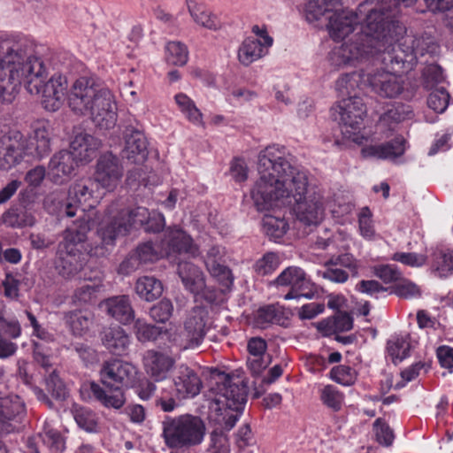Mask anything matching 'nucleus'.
<instances>
[{"label":"nucleus","mask_w":453,"mask_h":453,"mask_svg":"<svg viewBox=\"0 0 453 453\" xmlns=\"http://www.w3.org/2000/svg\"><path fill=\"white\" fill-rule=\"evenodd\" d=\"M38 63L41 65V73L39 77L40 84L38 92L31 93L32 95H41L42 104L45 110L49 111H57L59 110L65 96L67 97V79L62 74H54L47 81L48 69L44 61L36 51V46L34 44L32 64Z\"/></svg>","instance_id":"f8f14e48"},{"label":"nucleus","mask_w":453,"mask_h":453,"mask_svg":"<svg viewBox=\"0 0 453 453\" xmlns=\"http://www.w3.org/2000/svg\"><path fill=\"white\" fill-rule=\"evenodd\" d=\"M366 75H368V73L363 71L342 75L335 84L340 96L345 98L344 96L358 95L357 89L367 86Z\"/></svg>","instance_id":"58836bf2"},{"label":"nucleus","mask_w":453,"mask_h":453,"mask_svg":"<svg viewBox=\"0 0 453 453\" xmlns=\"http://www.w3.org/2000/svg\"><path fill=\"white\" fill-rule=\"evenodd\" d=\"M364 17V26L362 27V31L354 35L353 38L345 42L339 47H335L332 50L329 54V61L331 65L335 68H342L347 65H355L356 62L367 58L368 57L360 58L356 60H349L344 64L336 65L332 60L333 53L335 50L342 47L345 44L351 43L357 40V37L365 33V26H366V15L361 14L357 9V12H353L351 11H337L336 9L332 12L331 15L327 17L328 22L326 24V28L328 30L330 37L334 41H341L347 37L350 33H352L355 29V27L359 23V21Z\"/></svg>","instance_id":"ddd939ff"},{"label":"nucleus","mask_w":453,"mask_h":453,"mask_svg":"<svg viewBox=\"0 0 453 453\" xmlns=\"http://www.w3.org/2000/svg\"><path fill=\"white\" fill-rule=\"evenodd\" d=\"M450 96L443 87L436 88L427 97V106L436 113H443L449 106Z\"/></svg>","instance_id":"09e8293b"},{"label":"nucleus","mask_w":453,"mask_h":453,"mask_svg":"<svg viewBox=\"0 0 453 453\" xmlns=\"http://www.w3.org/2000/svg\"><path fill=\"white\" fill-rule=\"evenodd\" d=\"M187 4L188 12L196 24L213 31L220 28L221 25L219 18L203 3L196 0H188Z\"/></svg>","instance_id":"c9c22d12"},{"label":"nucleus","mask_w":453,"mask_h":453,"mask_svg":"<svg viewBox=\"0 0 453 453\" xmlns=\"http://www.w3.org/2000/svg\"><path fill=\"white\" fill-rule=\"evenodd\" d=\"M404 27L398 20H391L387 28L374 33L372 42L362 40L358 48L370 50L357 59L364 57H375L387 68L393 71L411 70L418 63L426 64L439 53L440 46L436 39L426 32L406 35L400 40L396 37ZM356 60V58L354 59Z\"/></svg>","instance_id":"f03ea898"},{"label":"nucleus","mask_w":453,"mask_h":453,"mask_svg":"<svg viewBox=\"0 0 453 453\" xmlns=\"http://www.w3.org/2000/svg\"><path fill=\"white\" fill-rule=\"evenodd\" d=\"M178 275L187 290L198 295L204 287V276L199 267L188 261L178 263Z\"/></svg>","instance_id":"72a5a7b5"},{"label":"nucleus","mask_w":453,"mask_h":453,"mask_svg":"<svg viewBox=\"0 0 453 453\" xmlns=\"http://www.w3.org/2000/svg\"><path fill=\"white\" fill-rule=\"evenodd\" d=\"M101 90L87 78H80L72 85L67 94V103L71 110L80 115H86L89 106L94 103V98Z\"/></svg>","instance_id":"412c9836"},{"label":"nucleus","mask_w":453,"mask_h":453,"mask_svg":"<svg viewBox=\"0 0 453 453\" xmlns=\"http://www.w3.org/2000/svg\"><path fill=\"white\" fill-rule=\"evenodd\" d=\"M135 292L141 299L152 302L162 295L163 286L155 277L143 276L136 280Z\"/></svg>","instance_id":"79ce46f5"},{"label":"nucleus","mask_w":453,"mask_h":453,"mask_svg":"<svg viewBox=\"0 0 453 453\" xmlns=\"http://www.w3.org/2000/svg\"><path fill=\"white\" fill-rule=\"evenodd\" d=\"M21 334V326L15 319L6 318L5 307L0 304V338H19Z\"/></svg>","instance_id":"8fccbe9b"},{"label":"nucleus","mask_w":453,"mask_h":453,"mask_svg":"<svg viewBox=\"0 0 453 453\" xmlns=\"http://www.w3.org/2000/svg\"><path fill=\"white\" fill-rule=\"evenodd\" d=\"M275 284L290 288L284 296L286 300L299 297L311 299L316 293L314 284L307 278L304 271L297 266H289L283 270L276 278Z\"/></svg>","instance_id":"2eb2a0df"},{"label":"nucleus","mask_w":453,"mask_h":453,"mask_svg":"<svg viewBox=\"0 0 453 453\" xmlns=\"http://www.w3.org/2000/svg\"><path fill=\"white\" fill-rule=\"evenodd\" d=\"M123 139L122 157L131 164L143 163L148 157V141L143 132L132 125L127 126Z\"/></svg>","instance_id":"5701e85b"},{"label":"nucleus","mask_w":453,"mask_h":453,"mask_svg":"<svg viewBox=\"0 0 453 453\" xmlns=\"http://www.w3.org/2000/svg\"><path fill=\"white\" fill-rule=\"evenodd\" d=\"M207 269L211 275L216 278L224 288L228 289L233 285L234 276L231 270L221 263L215 264L213 261L209 262Z\"/></svg>","instance_id":"052dcab7"},{"label":"nucleus","mask_w":453,"mask_h":453,"mask_svg":"<svg viewBox=\"0 0 453 453\" xmlns=\"http://www.w3.org/2000/svg\"><path fill=\"white\" fill-rule=\"evenodd\" d=\"M89 230L88 221L81 219L64 231L63 241L58 243V264L57 266L58 273L64 278H72L82 269V252L79 246L83 247L82 243L87 240ZM95 242L100 243V239L96 236V240L83 247L90 256L93 255L89 252V250L91 246H95Z\"/></svg>","instance_id":"423d86ee"},{"label":"nucleus","mask_w":453,"mask_h":453,"mask_svg":"<svg viewBox=\"0 0 453 453\" xmlns=\"http://www.w3.org/2000/svg\"><path fill=\"white\" fill-rule=\"evenodd\" d=\"M108 315L127 325L134 319V311L131 305L128 296H117L104 300L101 303Z\"/></svg>","instance_id":"2f4dec72"},{"label":"nucleus","mask_w":453,"mask_h":453,"mask_svg":"<svg viewBox=\"0 0 453 453\" xmlns=\"http://www.w3.org/2000/svg\"><path fill=\"white\" fill-rule=\"evenodd\" d=\"M89 107L88 114L96 127L109 130L115 127L118 119L117 105L113 95L108 88H101Z\"/></svg>","instance_id":"f3484780"},{"label":"nucleus","mask_w":453,"mask_h":453,"mask_svg":"<svg viewBox=\"0 0 453 453\" xmlns=\"http://www.w3.org/2000/svg\"><path fill=\"white\" fill-rule=\"evenodd\" d=\"M270 47L261 43L259 39L247 37L238 50V59L245 66L265 56Z\"/></svg>","instance_id":"4c0bfd02"},{"label":"nucleus","mask_w":453,"mask_h":453,"mask_svg":"<svg viewBox=\"0 0 453 453\" xmlns=\"http://www.w3.org/2000/svg\"><path fill=\"white\" fill-rule=\"evenodd\" d=\"M405 140L397 136L385 143L365 146L361 152L364 157H376L379 159H395L403 155L405 151Z\"/></svg>","instance_id":"473e14b6"},{"label":"nucleus","mask_w":453,"mask_h":453,"mask_svg":"<svg viewBox=\"0 0 453 453\" xmlns=\"http://www.w3.org/2000/svg\"><path fill=\"white\" fill-rule=\"evenodd\" d=\"M416 2L417 0H365L361 3L358 5V11L361 14L366 15L365 33L357 36L353 42L335 50L332 56L333 62L336 65L344 64L371 50V46H367L366 49L358 48L362 40L372 42L371 36L374 33H379L381 28H387L391 20H396L395 19L401 12V6L410 7Z\"/></svg>","instance_id":"20e7f679"},{"label":"nucleus","mask_w":453,"mask_h":453,"mask_svg":"<svg viewBox=\"0 0 453 453\" xmlns=\"http://www.w3.org/2000/svg\"><path fill=\"white\" fill-rule=\"evenodd\" d=\"M100 186L94 178H84L72 185L68 191V200L64 194L52 193L44 200V206L51 214L73 217L79 205L93 207L101 198Z\"/></svg>","instance_id":"1a4fd4ad"},{"label":"nucleus","mask_w":453,"mask_h":453,"mask_svg":"<svg viewBox=\"0 0 453 453\" xmlns=\"http://www.w3.org/2000/svg\"><path fill=\"white\" fill-rule=\"evenodd\" d=\"M387 349L393 362L397 364L408 357L410 344L403 338H395L388 342Z\"/></svg>","instance_id":"13d9d810"},{"label":"nucleus","mask_w":453,"mask_h":453,"mask_svg":"<svg viewBox=\"0 0 453 453\" xmlns=\"http://www.w3.org/2000/svg\"><path fill=\"white\" fill-rule=\"evenodd\" d=\"M280 257L275 252H266L253 265V269L258 275H267L274 272L280 265Z\"/></svg>","instance_id":"603ef678"},{"label":"nucleus","mask_w":453,"mask_h":453,"mask_svg":"<svg viewBox=\"0 0 453 453\" xmlns=\"http://www.w3.org/2000/svg\"><path fill=\"white\" fill-rule=\"evenodd\" d=\"M64 320L73 334L82 336L93 324V315L88 311H72L65 312Z\"/></svg>","instance_id":"a19ab883"},{"label":"nucleus","mask_w":453,"mask_h":453,"mask_svg":"<svg viewBox=\"0 0 453 453\" xmlns=\"http://www.w3.org/2000/svg\"><path fill=\"white\" fill-rule=\"evenodd\" d=\"M331 378L344 386L353 385L357 379V372L348 365H338L334 367L331 372Z\"/></svg>","instance_id":"0e129e2a"},{"label":"nucleus","mask_w":453,"mask_h":453,"mask_svg":"<svg viewBox=\"0 0 453 453\" xmlns=\"http://www.w3.org/2000/svg\"><path fill=\"white\" fill-rule=\"evenodd\" d=\"M173 305L168 299H163L154 304L150 310V318L158 323L166 322L173 314Z\"/></svg>","instance_id":"680f3d73"},{"label":"nucleus","mask_w":453,"mask_h":453,"mask_svg":"<svg viewBox=\"0 0 453 453\" xmlns=\"http://www.w3.org/2000/svg\"><path fill=\"white\" fill-rule=\"evenodd\" d=\"M20 273L13 271H5L4 279L2 280L4 296L16 300L19 296Z\"/></svg>","instance_id":"6e6d98bb"},{"label":"nucleus","mask_w":453,"mask_h":453,"mask_svg":"<svg viewBox=\"0 0 453 453\" xmlns=\"http://www.w3.org/2000/svg\"><path fill=\"white\" fill-rule=\"evenodd\" d=\"M78 161L69 150H60L53 155L49 162V173L57 184L69 178L78 165Z\"/></svg>","instance_id":"c756f323"},{"label":"nucleus","mask_w":453,"mask_h":453,"mask_svg":"<svg viewBox=\"0 0 453 453\" xmlns=\"http://www.w3.org/2000/svg\"><path fill=\"white\" fill-rule=\"evenodd\" d=\"M208 321L207 309L196 306L188 314L182 327L167 331V340L179 351L196 349L203 342L209 329Z\"/></svg>","instance_id":"9b49d317"},{"label":"nucleus","mask_w":453,"mask_h":453,"mask_svg":"<svg viewBox=\"0 0 453 453\" xmlns=\"http://www.w3.org/2000/svg\"><path fill=\"white\" fill-rule=\"evenodd\" d=\"M174 99L180 111L190 122L198 126H202L203 124V114L196 106L194 101L186 94L179 93L175 95Z\"/></svg>","instance_id":"c03bdc74"},{"label":"nucleus","mask_w":453,"mask_h":453,"mask_svg":"<svg viewBox=\"0 0 453 453\" xmlns=\"http://www.w3.org/2000/svg\"><path fill=\"white\" fill-rule=\"evenodd\" d=\"M334 110L339 113L340 123L352 129L359 127L366 113V108L363 99L356 94L342 98Z\"/></svg>","instance_id":"a878e982"},{"label":"nucleus","mask_w":453,"mask_h":453,"mask_svg":"<svg viewBox=\"0 0 453 453\" xmlns=\"http://www.w3.org/2000/svg\"><path fill=\"white\" fill-rule=\"evenodd\" d=\"M123 174L124 167L116 155L110 151L100 155L96 164L94 180L102 188L113 191L119 185Z\"/></svg>","instance_id":"6ab92c4d"},{"label":"nucleus","mask_w":453,"mask_h":453,"mask_svg":"<svg viewBox=\"0 0 453 453\" xmlns=\"http://www.w3.org/2000/svg\"><path fill=\"white\" fill-rule=\"evenodd\" d=\"M166 60L174 65H184L188 58V51L180 42H170L166 44Z\"/></svg>","instance_id":"de8ad7c7"},{"label":"nucleus","mask_w":453,"mask_h":453,"mask_svg":"<svg viewBox=\"0 0 453 453\" xmlns=\"http://www.w3.org/2000/svg\"><path fill=\"white\" fill-rule=\"evenodd\" d=\"M342 5L341 0H311L305 6V18L309 23H316L326 18Z\"/></svg>","instance_id":"ea45409f"},{"label":"nucleus","mask_w":453,"mask_h":453,"mask_svg":"<svg viewBox=\"0 0 453 453\" xmlns=\"http://www.w3.org/2000/svg\"><path fill=\"white\" fill-rule=\"evenodd\" d=\"M376 71L366 75L367 86L381 96L393 98L398 96L403 91V79L394 73L397 71ZM401 70L400 72H404Z\"/></svg>","instance_id":"4be33fe9"},{"label":"nucleus","mask_w":453,"mask_h":453,"mask_svg":"<svg viewBox=\"0 0 453 453\" xmlns=\"http://www.w3.org/2000/svg\"><path fill=\"white\" fill-rule=\"evenodd\" d=\"M89 107L88 114L96 127L109 130L115 127L118 119L117 105L113 95L108 88H101Z\"/></svg>","instance_id":"dca6fc26"},{"label":"nucleus","mask_w":453,"mask_h":453,"mask_svg":"<svg viewBox=\"0 0 453 453\" xmlns=\"http://www.w3.org/2000/svg\"><path fill=\"white\" fill-rule=\"evenodd\" d=\"M33 49L26 38H0V104L12 103L22 81L29 93L38 92L42 67L32 64Z\"/></svg>","instance_id":"7ed1b4c3"},{"label":"nucleus","mask_w":453,"mask_h":453,"mask_svg":"<svg viewBox=\"0 0 453 453\" xmlns=\"http://www.w3.org/2000/svg\"><path fill=\"white\" fill-rule=\"evenodd\" d=\"M176 395L180 398H189L197 395L203 387L198 374L187 365H178L173 377Z\"/></svg>","instance_id":"393cba45"},{"label":"nucleus","mask_w":453,"mask_h":453,"mask_svg":"<svg viewBox=\"0 0 453 453\" xmlns=\"http://www.w3.org/2000/svg\"><path fill=\"white\" fill-rule=\"evenodd\" d=\"M219 426L220 429L217 428L211 434V453H229L230 445L227 435L224 432L226 429L222 426Z\"/></svg>","instance_id":"e2e57ef3"},{"label":"nucleus","mask_w":453,"mask_h":453,"mask_svg":"<svg viewBox=\"0 0 453 453\" xmlns=\"http://www.w3.org/2000/svg\"><path fill=\"white\" fill-rule=\"evenodd\" d=\"M100 336L103 345L112 355L123 356L127 353L130 338L121 326L106 327L101 332Z\"/></svg>","instance_id":"7c9ffc66"},{"label":"nucleus","mask_w":453,"mask_h":453,"mask_svg":"<svg viewBox=\"0 0 453 453\" xmlns=\"http://www.w3.org/2000/svg\"><path fill=\"white\" fill-rule=\"evenodd\" d=\"M134 328L136 338L141 342L155 341L161 334L159 327L148 324L141 319L135 320Z\"/></svg>","instance_id":"5fc2aeb1"},{"label":"nucleus","mask_w":453,"mask_h":453,"mask_svg":"<svg viewBox=\"0 0 453 453\" xmlns=\"http://www.w3.org/2000/svg\"><path fill=\"white\" fill-rule=\"evenodd\" d=\"M73 418L77 425L88 431L93 432L96 430L97 422L96 414L88 408L75 406L73 411Z\"/></svg>","instance_id":"3c124183"},{"label":"nucleus","mask_w":453,"mask_h":453,"mask_svg":"<svg viewBox=\"0 0 453 453\" xmlns=\"http://www.w3.org/2000/svg\"><path fill=\"white\" fill-rule=\"evenodd\" d=\"M248 388L239 377L226 375L219 388L214 410L210 418L226 431H230L238 420L247 402Z\"/></svg>","instance_id":"0eeeda50"},{"label":"nucleus","mask_w":453,"mask_h":453,"mask_svg":"<svg viewBox=\"0 0 453 453\" xmlns=\"http://www.w3.org/2000/svg\"><path fill=\"white\" fill-rule=\"evenodd\" d=\"M102 147V141L88 134L79 133L74 135L70 143V152L79 163L87 164L96 156Z\"/></svg>","instance_id":"cd10ccee"},{"label":"nucleus","mask_w":453,"mask_h":453,"mask_svg":"<svg viewBox=\"0 0 453 453\" xmlns=\"http://www.w3.org/2000/svg\"><path fill=\"white\" fill-rule=\"evenodd\" d=\"M24 408L18 397H0V433L13 431L12 421L23 411Z\"/></svg>","instance_id":"e433bc0d"},{"label":"nucleus","mask_w":453,"mask_h":453,"mask_svg":"<svg viewBox=\"0 0 453 453\" xmlns=\"http://www.w3.org/2000/svg\"><path fill=\"white\" fill-rule=\"evenodd\" d=\"M147 374L156 381L165 380L175 365V359L160 351L148 350L143 357Z\"/></svg>","instance_id":"bb28decb"},{"label":"nucleus","mask_w":453,"mask_h":453,"mask_svg":"<svg viewBox=\"0 0 453 453\" xmlns=\"http://www.w3.org/2000/svg\"><path fill=\"white\" fill-rule=\"evenodd\" d=\"M89 107L88 114L96 127L109 130L115 127L118 119L117 105L113 95L108 88H101Z\"/></svg>","instance_id":"a211bd4d"},{"label":"nucleus","mask_w":453,"mask_h":453,"mask_svg":"<svg viewBox=\"0 0 453 453\" xmlns=\"http://www.w3.org/2000/svg\"><path fill=\"white\" fill-rule=\"evenodd\" d=\"M413 117V111L410 105L395 103L391 104L380 117L379 126L383 130L393 131L398 124Z\"/></svg>","instance_id":"f704fd0d"},{"label":"nucleus","mask_w":453,"mask_h":453,"mask_svg":"<svg viewBox=\"0 0 453 453\" xmlns=\"http://www.w3.org/2000/svg\"><path fill=\"white\" fill-rule=\"evenodd\" d=\"M325 270L321 273L324 279L334 283H344L352 277L358 276L359 263L349 253L332 256L324 264Z\"/></svg>","instance_id":"aec40b11"},{"label":"nucleus","mask_w":453,"mask_h":453,"mask_svg":"<svg viewBox=\"0 0 453 453\" xmlns=\"http://www.w3.org/2000/svg\"><path fill=\"white\" fill-rule=\"evenodd\" d=\"M391 293L405 299L417 297L421 294L419 288L415 283L403 278L398 283L395 284Z\"/></svg>","instance_id":"774afa93"},{"label":"nucleus","mask_w":453,"mask_h":453,"mask_svg":"<svg viewBox=\"0 0 453 453\" xmlns=\"http://www.w3.org/2000/svg\"><path fill=\"white\" fill-rule=\"evenodd\" d=\"M373 273L385 284L398 283L403 279L402 273L395 265H380L373 267Z\"/></svg>","instance_id":"bf43d9fd"},{"label":"nucleus","mask_w":453,"mask_h":453,"mask_svg":"<svg viewBox=\"0 0 453 453\" xmlns=\"http://www.w3.org/2000/svg\"><path fill=\"white\" fill-rule=\"evenodd\" d=\"M320 398L325 405L338 411L342 406L344 396L334 386L326 385L321 390Z\"/></svg>","instance_id":"864d4df0"},{"label":"nucleus","mask_w":453,"mask_h":453,"mask_svg":"<svg viewBox=\"0 0 453 453\" xmlns=\"http://www.w3.org/2000/svg\"><path fill=\"white\" fill-rule=\"evenodd\" d=\"M161 248L169 259L176 255L188 254L195 257L198 253V249L190 235L177 227L165 230Z\"/></svg>","instance_id":"b1692460"},{"label":"nucleus","mask_w":453,"mask_h":453,"mask_svg":"<svg viewBox=\"0 0 453 453\" xmlns=\"http://www.w3.org/2000/svg\"><path fill=\"white\" fill-rule=\"evenodd\" d=\"M165 444L169 448H181L199 444L204 436L205 426L203 420L193 415L165 417L162 422Z\"/></svg>","instance_id":"9d476101"},{"label":"nucleus","mask_w":453,"mask_h":453,"mask_svg":"<svg viewBox=\"0 0 453 453\" xmlns=\"http://www.w3.org/2000/svg\"><path fill=\"white\" fill-rule=\"evenodd\" d=\"M137 369L129 362L111 358L101 365L100 382H91L89 389L93 396L104 407L120 409L126 403L125 388L135 380Z\"/></svg>","instance_id":"39448f33"},{"label":"nucleus","mask_w":453,"mask_h":453,"mask_svg":"<svg viewBox=\"0 0 453 453\" xmlns=\"http://www.w3.org/2000/svg\"><path fill=\"white\" fill-rule=\"evenodd\" d=\"M433 267L440 277H447L453 273V251L439 250L433 254Z\"/></svg>","instance_id":"49530a36"},{"label":"nucleus","mask_w":453,"mask_h":453,"mask_svg":"<svg viewBox=\"0 0 453 453\" xmlns=\"http://www.w3.org/2000/svg\"><path fill=\"white\" fill-rule=\"evenodd\" d=\"M3 222L11 227H23L33 225V219L19 209H10L3 214Z\"/></svg>","instance_id":"4d7b16f0"},{"label":"nucleus","mask_w":453,"mask_h":453,"mask_svg":"<svg viewBox=\"0 0 453 453\" xmlns=\"http://www.w3.org/2000/svg\"><path fill=\"white\" fill-rule=\"evenodd\" d=\"M24 136L15 129H0V170L8 171L24 158Z\"/></svg>","instance_id":"4468645a"},{"label":"nucleus","mask_w":453,"mask_h":453,"mask_svg":"<svg viewBox=\"0 0 453 453\" xmlns=\"http://www.w3.org/2000/svg\"><path fill=\"white\" fill-rule=\"evenodd\" d=\"M42 442L50 449L51 453H61L65 449V441L61 434L53 429L44 430L40 434Z\"/></svg>","instance_id":"69168bd1"},{"label":"nucleus","mask_w":453,"mask_h":453,"mask_svg":"<svg viewBox=\"0 0 453 453\" xmlns=\"http://www.w3.org/2000/svg\"><path fill=\"white\" fill-rule=\"evenodd\" d=\"M51 151L49 130L45 127L35 128L27 140L24 139V154L35 160H42Z\"/></svg>","instance_id":"c85d7f7f"},{"label":"nucleus","mask_w":453,"mask_h":453,"mask_svg":"<svg viewBox=\"0 0 453 453\" xmlns=\"http://www.w3.org/2000/svg\"><path fill=\"white\" fill-rule=\"evenodd\" d=\"M286 319L283 308L271 304L257 310L255 322L257 326L265 328L271 324L284 325Z\"/></svg>","instance_id":"37998d69"},{"label":"nucleus","mask_w":453,"mask_h":453,"mask_svg":"<svg viewBox=\"0 0 453 453\" xmlns=\"http://www.w3.org/2000/svg\"><path fill=\"white\" fill-rule=\"evenodd\" d=\"M133 252L142 265L153 263L160 258L159 251L153 246L151 242L140 244Z\"/></svg>","instance_id":"338daca9"},{"label":"nucleus","mask_w":453,"mask_h":453,"mask_svg":"<svg viewBox=\"0 0 453 453\" xmlns=\"http://www.w3.org/2000/svg\"><path fill=\"white\" fill-rule=\"evenodd\" d=\"M258 179L250 196L257 211L292 206L296 219L305 226H316L324 218L322 196L309 192L306 171L285 157L284 148L266 147L259 153Z\"/></svg>","instance_id":"f257e3e1"},{"label":"nucleus","mask_w":453,"mask_h":453,"mask_svg":"<svg viewBox=\"0 0 453 453\" xmlns=\"http://www.w3.org/2000/svg\"><path fill=\"white\" fill-rule=\"evenodd\" d=\"M264 231L271 239L277 241L284 236L288 225L283 218L265 215L263 219Z\"/></svg>","instance_id":"a18cd8bd"},{"label":"nucleus","mask_w":453,"mask_h":453,"mask_svg":"<svg viewBox=\"0 0 453 453\" xmlns=\"http://www.w3.org/2000/svg\"><path fill=\"white\" fill-rule=\"evenodd\" d=\"M150 213L147 208L139 206L132 210L123 209L108 220H104L97 228L100 243L95 242L89 252L96 257L104 256L107 247L113 246L117 238L127 235L132 226H144Z\"/></svg>","instance_id":"6e6552de"}]
</instances>
